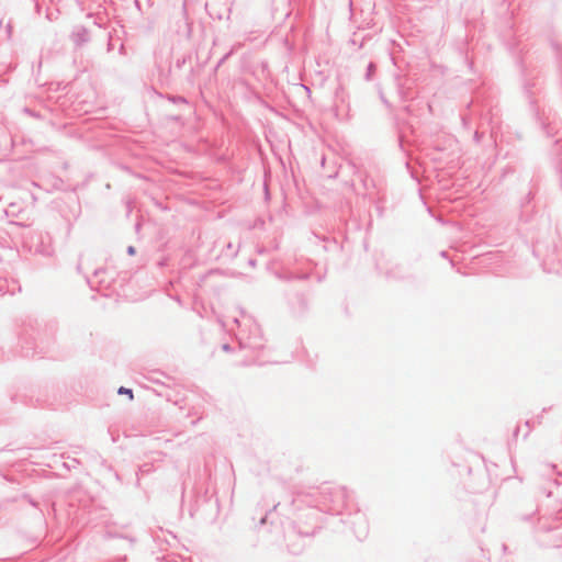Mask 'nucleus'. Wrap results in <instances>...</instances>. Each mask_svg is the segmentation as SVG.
Masks as SVG:
<instances>
[{
  "instance_id": "nucleus-2",
  "label": "nucleus",
  "mask_w": 562,
  "mask_h": 562,
  "mask_svg": "<svg viewBox=\"0 0 562 562\" xmlns=\"http://www.w3.org/2000/svg\"><path fill=\"white\" fill-rule=\"evenodd\" d=\"M128 254H130V255H134V254H135V249H134V247H128Z\"/></svg>"
},
{
  "instance_id": "nucleus-1",
  "label": "nucleus",
  "mask_w": 562,
  "mask_h": 562,
  "mask_svg": "<svg viewBox=\"0 0 562 562\" xmlns=\"http://www.w3.org/2000/svg\"><path fill=\"white\" fill-rule=\"evenodd\" d=\"M117 393L121 394V395H123V394L127 395L131 401L134 398L133 391L131 389H126L124 386H121L117 390Z\"/></svg>"
}]
</instances>
